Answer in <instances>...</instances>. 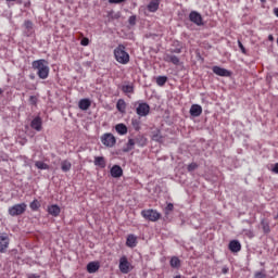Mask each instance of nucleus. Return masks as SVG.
I'll return each mask as SVG.
<instances>
[{
    "mask_svg": "<svg viewBox=\"0 0 278 278\" xmlns=\"http://www.w3.org/2000/svg\"><path fill=\"white\" fill-rule=\"evenodd\" d=\"M101 142L102 144H104V147H114V144H116V137H114V135L112 134H104L101 137Z\"/></svg>",
    "mask_w": 278,
    "mask_h": 278,
    "instance_id": "nucleus-6",
    "label": "nucleus"
},
{
    "mask_svg": "<svg viewBox=\"0 0 278 278\" xmlns=\"http://www.w3.org/2000/svg\"><path fill=\"white\" fill-rule=\"evenodd\" d=\"M197 168H199V165L197 163H191L188 165L187 170L192 173V170H197Z\"/></svg>",
    "mask_w": 278,
    "mask_h": 278,
    "instance_id": "nucleus-34",
    "label": "nucleus"
},
{
    "mask_svg": "<svg viewBox=\"0 0 278 278\" xmlns=\"http://www.w3.org/2000/svg\"><path fill=\"white\" fill-rule=\"evenodd\" d=\"M138 116H148L149 112H151V106L147 103H140L136 110Z\"/></svg>",
    "mask_w": 278,
    "mask_h": 278,
    "instance_id": "nucleus-8",
    "label": "nucleus"
},
{
    "mask_svg": "<svg viewBox=\"0 0 278 278\" xmlns=\"http://www.w3.org/2000/svg\"><path fill=\"white\" fill-rule=\"evenodd\" d=\"M129 24L130 25H136V16H130L129 17Z\"/></svg>",
    "mask_w": 278,
    "mask_h": 278,
    "instance_id": "nucleus-42",
    "label": "nucleus"
},
{
    "mask_svg": "<svg viewBox=\"0 0 278 278\" xmlns=\"http://www.w3.org/2000/svg\"><path fill=\"white\" fill-rule=\"evenodd\" d=\"M3 94V91H2V89H0V96H2Z\"/></svg>",
    "mask_w": 278,
    "mask_h": 278,
    "instance_id": "nucleus-48",
    "label": "nucleus"
},
{
    "mask_svg": "<svg viewBox=\"0 0 278 278\" xmlns=\"http://www.w3.org/2000/svg\"><path fill=\"white\" fill-rule=\"evenodd\" d=\"M30 127L35 131H42V118L40 116L35 117L30 123Z\"/></svg>",
    "mask_w": 278,
    "mask_h": 278,
    "instance_id": "nucleus-10",
    "label": "nucleus"
},
{
    "mask_svg": "<svg viewBox=\"0 0 278 278\" xmlns=\"http://www.w3.org/2000/svg\"><path fill=\"white\" fill-rule=\"evenodd\" d=\"M159 8H160V0H152L148 4L149 12H157Z\"/></svg>",
    "mask_w": 278,
    "mask_h": 278,
    "instance_id": "nucleus-19",
    "label": "nucleus"
},
{
    "mask_svg": "<svg viewBox=\"0 0 278 278\" xmlns=\"http://www.w3.org/2000/svg\"><path fill=\"white\" fill-rule=\"evenodd\" d=\"M168 81V78L166 76H159L156 78L157 86H164Z\"/></svg>",
    "mask_w": 278,
    "mask_h": 278,
    "instance_id": "nucleus-31",
    "label": "nucleus"
},
{
    "mask_svg": "<svg viewBox=\"0 0 278 278\" xmlns=\"http://www.w3.org/2000/svg\"><path fill=\"white\" fill-rule=\"evenodd\" d=\"M7 1H9V2H10V1H16V0H7Z\"/></svg>",
    "mask_w": 278,
    "mask_h": 278,
    "instance_id": "nucleus-51",
    "label": "nucleus"
},
{
    "mask_svg": "<svg viewBox=\"0 0 278 278\" xmlns=\"http://www.w3.org/2000/svg\"><path fill=\"white\" fill-rule=\"evenodd\" d=\"M119 270L123 273V275H128V273L134 270V266H131V263H129L127 256H122L119 258Z\"/></svg>",
    "mask_w": 278,
    "mask_h": 278,
    "instance_id": "nucleus-5",
    "label": "nucleus"
},
{
    "mask_svg": "<svg viewBox=\"0 0 278 278\" xmlns=\"http://www.w3.org/2000/svg\"><path fill=\"white\" fill-rule=\"evenodd\" d=\"M114 58L119 64H129V53H127L123 45L114 49Z\"/></svg>",
    "mask_w": 278,
    "mask_h": 278,
    "instance_id": "nucleus-2",
    "label": "nucleus"
},
{
    "mask_svg": "<svg viewBox=\"0 0 278 278\" xmlns=\"http://www.w3.org/2000/svg\"><path fill=\"white\" fill-rule=\"evenodd\" d=\"M254 278H266V271L263 269L254 274Z\"/></svg>",
    "mask_w": 278,
    "mask_h": 278,
    "instance_id": "nucleus-35",
    "label": "nucleus"
},
{
    "mask_svg": "<svg viewBox=\"0 0 278 278\" xmlns=\"http://www.w3.org/2000/svg\"><path fill=\"white\" fill-rule=\"evenodd\" d=\"M268 40H270V42H273V40H275V37H273V35H269Z\"/></svg>",
    "mask_w": 278,
    "mask_h": 278,
    "instance_id": "nucleus-46",
    "label": "nucleus"
},
{
    "mask_svg": "<svg viewBox=\"0 0 278 278\" xmlns=\"http://www.w3.org/2000/svg\"><path fill=\"white\" fill-rule=\"evenodd\" d=\"M189 21H191V23H194L198 26L203 25V16H201L200 13L197 11H192L189 14Z\"/></svg>",
    "mask_w": 278,
    "mask_h": 278,
    "instance_id": "nucleus-7",
    "label": "nucleus"
},
{
    "mask_svg": "<svg viewBox=\"0 0 278 278\" xmlns=\"http://www.w3.org/2000/svg\"><path fill=\"white\" fill-rule=\"evenodd\" d=\"M170 266L172 268H179V266H181V261L178 257L173 256L170 260Z\"/></svg>",
    "mask_w": 278,
    "mask_h": 278,
    "instance_id": "nucleus-28",
    "label": "nucleus"
},
{
    "mask_svg": "<svg viewBox=\"0 0 278 278\" xmlns=\"http://www.w3.org/2000/svg\"><path fill=\"white\" fill-rule=\"evenodd\" d=\"M273 173H275L276 175H278V163H276L273 167Z\"/></svg>",
    "mask_w": 278,
    "mask_h": 278,
    "instance_id": "nucleus-43",
    "label": "nucleus"
},
{
    "mask_svg": "<svg viewBox=\"0 0 278 278\" xmlns=\"http://www.w3.org/2000/svg\"><path fill=\"white\" fill-rule=\"evenodd\" d=\"M90 105H91V102L88 99H83L78 103V108L83 111L89 110Z\"/></svg>",
    "mask_w": 278,
    "mask_h": 278,
    "instance_id": "nucleus-20",
    "label": "nucleus"
},
{
    "mask_svg": "<svg viewBox=\"0 0 278 278\" xmlns=\"http://www.w3.org/2000/svg\"><path fill=\"white\" fill-rule=\"evenodd\" d=\"M173 210H175V206L173 205V203L167 204V206L165 207V214L173 212Z\"/></svg>",
    "mask_w": 278,
    "mask_h": 278,
    "instance_id": "nucleus-39",
    "label": "nucleus"
},
{
    "mask_svg": "<svg viewBox=\"0 0 278 278\" xmlns=\"http://www.w3.org/2000/svg\"><path fill=\"white\" fill-rule=\"evenodd\" d=\"M27 211V204L21 203L9 207L10 216H21Z\"/></svg>",
    "mask_w": 278,
    "mask_h": 278,
    "instance_id": "nucleus-4",
    "label": "nucleus"
},
{
    "mask_svg": "<svg viewBox=\"0 0 278 278\" xmlns=\"http://www.w3.org/2000/svg\"><path fill=\"white\" fill-rule=\"evenodd\" d=\"M190 114L194 117L199 116L200 114H203V108L199 104L191 105Z\"/></svg>",
    "mask_w": 278,
    "mask_h": 278,
    "instance_id": "nucleus-16",
    "label": "nucleus"
},
{
    "mask_svg": "<svg viewBox=\"0 0 278 278\" xmlns=\"http://www.w3.org/2000/svg\"><path fill=\"white\" fill-rule=\"evenodd\" d=\"M115 129L121 136H125V134H127V126H125V124H117Z\"/></svg>",
    "mask_w": 278,
    "mask_h": 278,
    "instance_id": "nucleus-25",
    "label": "nucleus"
},
{
    "mask_svg": "<svg viewBox=\"0 0 278 278\" xmlns=\"http://www.w3.org/2000/svg\"><path fill=\"white\" fill-rule=\"evenodd\" d=\"M163 60H164V62H170L175 66H179V58L175 54L165 53L163 55Z\"/></svg>",
    "mask_w": 278,
    "mask_h": 278,
    "instance_id": "nucleus-11",
    "label": "nucleus"
},
{
    "mask_svg": "<svg viewBox=\"0 0 278 278\" xmlns=\"http://www.w3.org/2000/svg\"><path fill=\"white\" fill-rule=\"evenodd\" d=\"M126 244H127V247H131V248L136 247V236L129 235L127 237Z\"/></svg>",
    "mask_w": 278,
    "mask_h": 278,
    "instance_id": "nucleus-29",
    "label": "nucleus"
},
{
    "mask_svg": "<svg viewBox=\"0 0 278 278\" xmlns=\"http://www.w3.org/2000/svg\"><path fill=\"white\" fill-rule=\"evenodd\" d=\"M126 108H127V104L125 103V100L119 99L116 103V109L118 110V112H122V113L125 112Z\"/></svg>",
    "mask_w": 278,
    "mask_h": 278,
    "instance_id": "nucleus-26",
    "label": "nucleus"
},
{
    "mask_svg": "<svg viewBox=\"0 0 278 278\" xmlns=\"http://www.w3.org/2000/svg\"><path fill=\"white\" fill-rule=\"evenodd\" d=\"M261 225H262V227H263V231H264V233H270V226L268 225V223H266V222H262L261 223Z\"/></svg>",
    "mask_w": 278,
    "mask_h": 278,
    "instance_id": "nucleus-32",
    "label": "nucleus"
},
{
    "mask_svg": "<svg viewBox=\"0 0 278 278\" xmlns=\"http://www.w3.org/2000/svg\"><path fill=\"white\" fill-rule=\"evenodd\" d=\"M111 176L114 178L123 177V168L119 165H114L111 168Z\"/></svg>",
    "mask_w": 278,
    "mask_h": 278,
    "instance_id": "nucleus-15",
    "label": "nucleus"
},
{
    "mask_svg": "<svg viewBox=\"0 0 278 278\" xmlns=\"http://www.w3.org/2000/svg\"><path fill=\"white\" fill-rule=\"evenodd\" d=\"M36 168H39V170H49V165L45 162L37 161L35 163Z\"/></svg>",
    "mask_w": 278,
    "mask_h": 278,
    "instance_id": "nucleus-27",
    "label": "nucleus"
},
{
    "mask_svg": "<svg viewBox=\"0 0 278 278\" xmlns=\"http://www.w3.org/2000/svg\"><path fill=\"white\" fill-rule=\"evenodd\" d=\"M141 216L144 217L146 220H150L151 223H157V220L162 218V214L153 208L141 211Z\"/></svg>",
    "mask_w": 278,
    "mask_h": 278,
    "instance_id": "nucleus-3",
    "label": "nucleus"
},
{
    "mask_svg": "<svg viewBox=\"0 0 278 278\" xmlns=\"http://www.w3.org/2000/svg\"><path fill=\"white\" fill-rule=\"evenodd\" d=\"M172 53H181V48H176L172 50Z\"/></svg>",
    "mask_w": 278,
    "mask_h": 278,
    "instance_id": "nucleus-45",
    "label": "nucleus"
},
{
    "mask_svg": "<svg viewBox=\"0 0 278 278\" xmlns=\"http://www.w3.org/2000/svg\"><path fill=\"white\" fill-rule=\"evenodd\" d=\"M262 1V3H266V0H261Z\"/></svg>",
    "mask_w": 278,
    "mask_h": 278,
    "instance_id": "nucleus-49",
    "label": "nucleus"
},
{
    "mask_svg": "<svg viewBox=\"0 0 278 278\" xmlns=\"http://www.w3.org/2000/svg\"><path fill=\"white\" fill-rule=\"evenodd\" d=\"M87 270L88 273H97V270H99V263L97 262H90L87 265Z\"/></svg>",
    "mask_w": 278,
    "mask_h": 278,
    "instance_id": "nucleus-24",
    "label": "nucleus"
},
{
    "mask_svg": "<svg viewBox=\"0 0 278 278\" xmlns=\"http://www.w3.org/2000/svg\"><path fill=\"white\" fill-rule=\"evenodd\" d=\"M229 250L231 251V253H239V251L242 250V245L240 244V241L238 240L230 241Z\"/></svg>",
    "mask_w": 278,
    "mask_h": 278,
    "instance_id": "nucleus-13",
    "label": "nucleus"
},
{
    "mask_svg": "<svg viewBox=\"0 0 278 278\" xmlns=\"http://www.w3.org/2000/svg\"><path fill=\"white\" fill-rule=\"evenodd\" d=\"M8 247H10V238L8 236H0V253H5Z\"/></svg>",
    "mask_w": 278,
    "mask_h": 278,
    "instance_id": "nucleus-12",
    "label": "nucleus"
},
{
    "mask_svg": "<svg viewBox=\"0 0 278 278\" xmlns=\"http://www.w3.org/2000/svg\"><path fill=\"white\" fill-rule=\"evenodd\" d=\"M34 71H37L39 79H47L49 77V63L45 60H37L31 63Z\"/></svg>",
    "mask_w": 278,
    "mask_h": 278,
    "instance_id": "nucleus-1",
    "label": "nucleus"
},
{
    "mask_svg": "<svg viewBox=\"0 0 278 278\" xmlns=\"http://www.w3.org/2000/svg\"><path fill=\"white\" fill-rule=\"evenodd\" d=\"M126 0H109V3H125Z\"/></svg>",
    "mask_w": 278,
    "mask_h": 278,
    "instance_id": "nucleus-41",
    "label": "nucleus"
},
{
    "mask_svg": "<svg viewBox=\"0 0 278 278\" xmlns=\"http://www.w3.org/2000/svg\"><path fill=\"white\" fill-rule=\"evenodd\" d=\"M238 45H239V49L242 51V53L247 54V49L242 45V41H238Z\"/></svg>",
    "mask_w": 278,
    "mask_h": 278,
    "instance_id": "nucleus-40",
    "label": "nucleus"
},
{
    "mask_svg": "<svg viewBox=\"0 0 278 278\" xmlns=\"http://www.w3.org/2000/svg\"><path fill=\"white\" fill-rule=\"evenodd\" d=\"M48 213L51 216H60V206L58 205H51L48 207Z\"/></svg>",
    "mask_w": 278,
    "mask_h": 278,
    "instance_id": "nucleus-22",
    "label": "nucleus"
},
{
    "mask_svg": "<svg viewBox=\"0 0 278 278\" xmlns=\"http://www.w3.org/2000/svg\"><path fill=\"white\" fill-rule=\"evenodd\" d=\"M94 166H99L100 168H105L106 162L103 156H96L93 161Z\"/></svg>",
    "mask_w": 278,
    "mask_h": 278,
    "instance_id": "nucleus-18",
    "label": "nucleus"
},
{
    "mask_svg": "<svg viewBox=\"0 0 278 278\" xmlns=\"http://www.w3.org/2000/svg\"><path fill=\"white\" fill-rule=\"evenodd\" d=\"M152 140H154V142H162L164 140V137L162 136V132L160 130H154L152 132Z\"/></svg>",
    "mask_w": 278,
    "mask_h": 278,
    "instance_id": "nucleus-23",
    "label": "nucleus"
},
{
    "mask_svg": "<svg viewBox=\"0 0 278 278\" xmlns=\"http://www.w3.org/2000/svg\"><path fill=\"white\" fill-rule=\"evenodd\" d=\"M136 142H138V140L129 139L126 147L123 149L124 153H129V151H132L134 147H136Z\"/></svg>",
    "mask_w": 278,
    "mask_h": 278,
    "instance_id": "nucleus-17",
    "label": "nucleus"
},
{
    "mask_svg": "<svg viewBox=\"0 0 278 278\" xmlns=\"http://www.w3.org/2000/svg\"><path fill=\"white\" fill-rule=\"evenodd\" d=\"M223 273H224V275H227V273H229V269L228 268H224Z\"/></svg>",
    "mask_w": 278,
    "mask_h": 278,
    "instance_id": "nucleus-47",
    "label": "nucleus"
},
{
    "mask_svg": "<svg viewBox=\"0 0 278 278\" xmlns=\"http://www.w3.org/2000/svg\"><path fill=\"white\" fill-rule=\"evenodd\" d=\"M40 207V202H38V200H34L30 203V210H33L34 212H36V210H38Z\"/></svg>",
    "mask_w": 278,
    "mask_h": 278,
    "instance_id": "nucleus-33",
    "label": "nucleus"
},
{
    "mask_svg": "<svg viewBox=\"0 0 278 278\" xmlns=\"http://www.w3.org/2000/svg\"><path fill=\"white\" fill-rule=\"evenodd\" d=\"M174 278H181V276H176V277H174Z\"/></svg>",
    "mask_w": 278,
    "mask_h": 278,
    "instance_id": "nucleus-50",
    "label": "nucleus"
},
{
    "mask_svg": "<svg viewBox=\"0 0 278 278\" xmlns=\"http://www.w3.org/2000/svg\"><path fill=\"white\" fill-rule=\"evenodd\" d=\"M71 168H73V164H71L70 161L64 160L61 162V170H63V173H68Z\"/></svg>",
    "mask_w": 278,
    "mask_h": 278,
    "instance_id": "nucleus-21",
    "label": "nucleus"
},
{
    "mask_svg": "<svg viewBox=\"0 0 278 278\" xmlns=\"http://www.w3.org/2000/svg\"><path fill=\"white\" fill-rule=\"evenodd\" d=\"M24 29H25L26 36H31V34H34V23L29 20H26L24 22Z\"/></svg>",
    "mask_w": 278,
    "mask_h": 278,
    "instance_id": "nucleus-14",
    "label": "nucleus"
},
{
    "mask_svg": "<svg viewBox=\"0 0 278 278\" xmlns=\"http://www.w3.org/2000/svg\"><path fill=\"white\" fill-rule=\"evenodd\" d=\"M213 73H215V75H218L219 77H231V72L220 66H213Z\"/></svg>",
    "mask_w": 278,
    "mask_h": 278,
    "instance_id": "nucleus-9",
    "label": "nucleus"
},
{
    "mask_svg": "<svg viewBox=\"0 0 278 278\" xmlns=\"http://www.w3.org/2000/svg\"><path fill=\"white\" fill-rule=\"evenodd\" d=\"M132 127L138 131L140 129V122L138 119H132Z\"/></svg>",
    "mask_w": 278,
    "mask_h": 278,
    "instance_id": "nucleus-37",
    "label": "nucleus"
},
{
    "mask_svg": "<svg viewBox=\"0 0 278 278\" xmlns=\"http://www.w3.org/2000/svg\"><path fill=\"white\" fill-rule=\"evenodd\" d=\"M122 91L125 92V94H134V86H131V85H124L122 87Z\"/></svg>",
    "mask_w": 278,
    "mask_h": 278,
    "instance_id": "nucleus-30",
    "label": "nucleus"
},
{
    "mask_svg": "<svg viewBox=\"0 0 278 278\" xmlns=\"http://www.w3.org/2000/svg\"><path fill=\"white\" fill-rule=\"evenodd\" d=\"M27 278H40V275H36V274H28Z\"/></svg>",
    "mask_w": 278,
    "mask_h": 278,
    "instance_id": "nucleus-44",
    "label": "nucleus"
},
{
    "mask_svg": "<svg viewBox=\"0 0 278 278\" xmlns=\"http://www.w3.org/2000/svg\"><path fill=\"white\" fill-rule=\"evenodd\" d=\"M80 45H81L83 47H88V45H90V39L84 37V38L81 39V41H80Z\"/></svg>",
    "mask_w": 278,
    "mask_h": 278,
    "instance_id": "nucleus-38",
    "label": "nucleus"
},
{
    "mask_svg": "<svg viewBox=\"0 0 278 278\" xmlns=\"http://www.w3.org/2000/svg\"><path fill=\"white\" fill-rule=\"evenodd\" d=\"M28 101H29L30 105H37L38 104V97L30 96Z\"/></svg>",
    "mask_w": 278,
    "mask_h": 278,
    "instance_id": "nucleus-36",
    "label": "nucleus"
}]
</instances>
